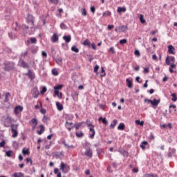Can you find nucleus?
<instances>
[{
    "label": "nucleus",
    "mask_w": 177,
    "mask_h": 177,
    "mask_svg": "<svg viewBox=\"0 0 177 177\" xmlns=\"http://www.w3.org/2000/svg\"><path fill=\"white\" fill-rule=\"evenodd\" d=\"M28 23H30L31 27H30V31H28V33L31 35V34H34L35 32V28H34V20L32 19V16L29 15L27 19Z\"/></svg>",
    "instance_id": "nucleus-1"
},
{
    "label": "nucleus",
    "mask_w": 177,
    "mask_h": 177,
    "mask_svg": "<svg viewBox=\"0 0 177 177\" xmlns=\"http://www.w3.org/2000/svg\"><path fill=\"white\" fill-rule=\"evenodd\" d=\"M4 66V70L6 71H10V70H13L15 68V63L10 62L9 61L5 62Z\"/></svg>",
    "instance_id": "nucleus-2"
},
{
    "label": "nucleus",
    "mask_w": 177,
    "mask_h": 177,
    "mask_svg": "<svg viewBox=\"0 0 177 177\" xmlns=\"http://www.w3.org/2000/svg\"><path fill=\"white\" fill-rule=\"evenodd\" d=\"M59 169L63 172V174H67L68 171H70V166L68 165H66L63 162H61Z\"/></svg>",
    "instance_id": "nucleus-3"
},
{
    "label": "nucleus",
    "mask_w": 177,
    "mask_h": 177,
    "mask_svg": "<svg viewBox=\"0 0 177 177\" xmlns=\"http://www.w3.org/2000/svg\"><path fill=\"white\" fill-rule=\"evenodd\" d=\"M18 127L19 124H11V133L12 135V138H17V136L19 135V132L17 131Z\"/></svg>",
    "instance_id": "nucleus-4"
},
{
    "label": "nucleus",
    "mask_w": 177,
    "mask_h": 177,
    "mask_svg": "<svg viewBox=\"0 0 177 177\" xmlns=\"http://www.w3.org/2000/svg\"><path fill=\"white\" fill-rule=\"evenodd\" d=\"M166 64L170 66L171 63H175V57L174 56H167L165 59Z\"/></svg>",
    "instance_id": "nucleus-5"
},
{
    "label": "nucleus",
    "mask_w": 177,
    "mask_h": 177,
    "mask_svg": "<svg viewBox=\"0 0 177 177\" xmlns=\"http://www.w3.org/2000/svg\"><path fill=\"white\" fill-rule=\"evenodd\" d=\"M13 121V119H12L10 118V116H7L5 121H4V127H6V128H9L10 124H12Z\"/></svg>",
    "instance_id": "nucleus-6"
},
{
    "label": "nucleus",
    "mask_w": 177,
    "mask_h": 177,
    "mask_svg": "<svg viewBox=\"0 0 177 177\" xmlns=\"http://www.w3.org/2000/svg\"><path fill=\"white\" fill-rule=\"evenodd\" d=\"M18 64H19V67H23V68H28V64H27L23 59H20L19 61Z\"/></svg>",
    "instance_id": "nucleus-7"
},
{
    "label": "nucleus",
    "mask_w": 177,
    "mask_h": 177,
    "mask_svg": "<svg viewBox=\"0 0 177 177\" xmlns=\"http://www.w3.org/2000/svg\"><path fill=\"white\" fill-rule=\"evenodd\" d=\"M32 97L35 99H37V97H38V95H39V91H38V88L35 87L32 90Z\"/></svg>",
    "instance_id": "nucleus-8"
},
{
    "label": "nucleus",
    "mask_w": 177,
    "mask_h": 177,
    "mask_svg": "<svg viewBox=\"0 0 177 177\" xmlns=\"http://www.w3.org/2000/svg\"><path fill=\"white\" fill-rule=\"evenodd\" d=\"M93 151H92V149L91 148L89 149H87L86 150V151L84 152V155L86 156V157H88V158H92V156H93Z\"/></svg>",
    "instance_id": "nucleus-9"
},
{
    "label": "nucleus",
    "mask_w": 177,
    "mask_h": 177,
    "mask_svg": "<svg viewBox=\"0 0 177 177\" xmlns=\"http://www.w3.org/2000/svg\"><path fill=\"white\" fill-rule=\"evenodd\" d=\"M21 111H23V106H17L14 109V112L16 115H17L19 113H21Z\"/></svg>",
    "instance_id": "nucleus-10"
},
{
    "label": "nucleus",
    "mask_w": 177,
    "mask_h": 177,
    "mask_svg": "<svg viewBox=\"0 0 177 177\" xmlns=\"http://www.w3.org/2000/svg\"><path fill=\"white\" fill-rule=\"evenodd\" d=\"M167 48H168V53L170 55H175V47H174V46L169 45Z\"/></svg>",
    "instance_id": "nucleus-11"
},
{
    "label": "nucleus",
    "mask_w": 177,
    "mask_h": 177,
    "mask_svg": "<svg viewBox=\"0 0 177 177\" xmlns=\"http://www.w3.org/2000/svg\"><path fill=\"white\" fill-rule=\"evenodd\" d=\"M62 145H64V147L66 149H74V145H68L67 143H66V140L63 139L62 140Z\"/></svg>",
    "instance_id": "nucleus-12"
},
{
    "label": "nucleus",
    "mask_w": 177,
    "mask_h": 177,
    "mask_svg": "<svg viewBox=\"0 0 177 177\" xmlns=\"http://www.w3.org/2000/svg\"><path fill=\"white\" fill-rule=\"evenodd\" d=\"M160 102H161L160 99H153L151 101V104H152V106H158V104H160Z\"/></svg>",
    "instance_id": "nucleus-13"
},
{
    "label": "nucleus",
    "mask_w": 177,
    "mask_h": 177,
    "mask_svg": "<svg viewBox=\"0 0 177 177\" xmlns=\"http://www.w3.org/2000/svg\"><path fill=\"white\" fill-rule=\"evenodd\" d=\"M119 31L120 32H125V31H128V26H122L118 28Z\"/></svg>",
    "instance_id": "nucleus-14"
},
{
    "label": "nucleus",
    "mask_w": 177,
    "mask_h": 177,
    "mask_svg": "<svg viewBox=\"0 0 177 177\" xmlns=\"http://www.w3.org/2000/svg\"><path fill=\"white\" fill-rule=\"evenodd\" d=\"M126 82H127V85L128 88H132V86H133V84H132V79H131V78H127V79L126 80Z\"/></svg>",
    "instance_id": "nucleus-15"
},
{
    "label": "nucleus",
    "mask_w": 177,
    "mask_h": 177,
    "mask_svg": "<svg viewBox=\"0 0 177 177\" xmlns=\"http://www.w3.org/2000/svg\"><path fill=\"white\" fill-rule=\"evenodd\" d=\"M52 42H57L59 41V36L57 34L54 33L52 38H51Z\"/></svg>",
    "instance_id": "nucleus-16"
},
{
    "label": "nucleus",
    "mask_w": 177,
    "mask_h": 177,
    "mask_svg": "<svg viewBox=\"0 0 177 177\" xmlns=\"http://www.w3.org/2000/svg\"><path fill=\"white\" fill-rule=\"evenodd\" d=\"M63 39L64 41H65L66 44H68V42L71 41V35H68V36L65 35L63 37Z\"/></svg>",
    "instance_id": "nucleus-17"
},
{
    "label": "nucleus",
    "mask_w": 177,
    "mask_h": 177,
    "mask_svg": "<svg viewBox=\"0 0 177 177\" xmlns=\"http://www.w3.org/2000/svg\"><path fill=\"white\" fill-rule=\"evenodd\" d=\"M27 44L28 45H29V44H37V38L31 37L30 40H27Z\"/></svg>",
    "instance_id": "nucleus-18"
},
{
    "label": "nucleus",
    "mask_w": 177,
    "mask_h": 177,
    "mask_svg": "<svg viewBox=\"0 0 177 177\" xmlns=\"http://www.w3.org/2000/svg\"><path fill=\"white\" fill-rule=\"evenodd\" d=\"M26 75H28V77H29V78H30V80H34V78H35V74L30 70L28 71V73Z\"/></svg>",
    "instance_id": "nucleus-19"
},
{
    "label": "nucleus",
    "mask_w": 177,
    "mask_h": 177,
    "mask_svg": "<svg viewBox=\"0 0 177 177\" xmlns=\"http://www.w3.org/2000/svg\"><path fill=\"white\" fill-rule=\"evenodd\" d=\"M55 104H56L57 109V110H58L59 111H62V110H63V109H64V108H63V105L61 104L60 102H55Z\"/></svg>",
    "instance_id": "nucleus-20"
},
{
    "label": "nucleus",
    "mask_w": 177,
    "mask_h": 177,
    "mask_svg": "<svg viewBox=\"0 0 177 177\" xmlns=\"http://www.w3.org/2000/svg\"><path fill=\"white\" fill-rule=\"evenodd\" d=\"M82 124H85V122H81L79 123H75L73 126V128H75V129L78 130L80 129V127L82 126Z\"/></svg>",
    "instance_id": "nucleus-21"
},
{
    "label": "nucleus",
    "mask_w": 177,
    "mask_h": 177,
    "mask_svg": "<svg viewBox=\"0 0 177 177\" xmlns=\"http://www.w3.org/2000/svg\"><path fill=\"white\" fill-rule=\"evenodd\" d=\"M90 132H91V133L90 134V138L91 139H93V138H95V135L96 133V131H95V129H89Z\"/></svg>",
    "instance_id": "nucleus-22"
},
{
    "label": "nucleus",
    "mask_w": 177,
    "mask_h": 177,
    "mask_svg": "<svg viewBox=\"0 0 177 177\" xmlns=\"http://www.w3.org/2000/svg\"><path fill=\"white\" fill-rule=\"evenodd\" d=\"M82 45H84V46H88V48H91V41H89V39H86L83 41Z\"/></svg>",
    "instance_id": "nucleus-23"
},
{
    "label": "nucleus",
    "mask_w": 177,
    "mask_h": 177,
    "mask_svg": "<svg viewBox=\"0 0 177 177\" xmlns=\"http://www.w3.org/2000/svg\"><path fill=\"white\" fill-rule=\"evenodd\" d=\"M9 97H10V93L7 92L5 94V99H4L5 103H8V102H9Z\"/></svg>",
    "instance_id": "nucleus-24"
},
{
    "label": "nucleus",
    "mask_w": 177,
    "mask_h": 177,
    "mask_svg": "<svg viewBox=\"0 0 177 177\" xmlns=\"http://www.w3.org/2000/svg\"><path fill=\"white\" fill-rule=\"evenodd\" d=\"M118 13H121V12H127V8L125 7H118L117 9Z\"/></svg>",
    "instance_id": "nucleus-25"
},
{
    "label": "nucleus",
    "mask_w": 177,
    "mask_h": 177,
    "mask_svg": "<svg viewBox=\"0 0 177 177\" xmlns=\"http://www.w3.org/2000/svg\"><path fill=\"white\" fill-rule=\"evenodd\" d=\"M98 121H102L103 124H104V125H107V124H109V122L107 121V120L106 119V118H102L100 117L98 119Z\"/></svg>",
    "instance_id": "nucleus-26"
},
{
    "label": "nucleus",
    "mask_w": 177,
    "mask_h": 177,
    "mask_svg": "<svg viewBox=\"0 0 177 177\" xmlns=\"http://www.w3.org/2000/svg\"><path fill=\"white\" fill-rule=\"evenodd\" d=\"M62 88H63V85L62 84H59V85H58L57 86H55L54 87V92H56V91H57V92H59V91L62 90Z\"/></svg>",
    "instance_id": "nucleus-27"
},
{
    "label": "nucleus",
    "mask_w": 177,
    "mask_h": 177,
    "mask_svg": "<svg viewBox=\"0 0 177 177\" xmlns=\"http://www.w3.org/2000/svg\"><path fill=\"white\" fill-rule=\"evenodd\" d=\"M103 17H109L111 16V12L110 11H105L102 13Z\"/></svg>",
    "instance_id": "nucleus-28"
},
{
    "label": "nucleus",
    "mask_w": 177,
    "mask_h": 177,
    "mask_svg": "<svg viewBox=\"0 0 177 177\" xmlns=\"http://www.w3.org/2000/svg\"><path fill=\"white\" fill-rule=\"evenodd\" d=\"M24 174L21 172H15L13 175L12 177H24Z\"/></svg>",
    "instance_id": "nucleus-29"
},
{
    "label": "nucleus",
    "mask_w": 177,
    "mask_h": 177,
    "mask_svg": "<svg viewBox=\"0 0 177 177\" xmlns=\"http://www.w3.org/2000/svg\"><path fill=\"white\" fill-rule=\"evenodd\" d=\"M45 131V127L43 124L40 125V131H37L38 135H42V132Z\"/></svg>",
    "instance_id": "nucleus-30"
},
{
    "label": "nucleus",
    "mask_w": 177,
    "mask_h": 177,
    "mask_svg": "<svg viewBox=\"0 0 177 177\" xmlns=\"http://www.w3.org/2000/svg\"><path fill=\"white\" fill-rule=\"evenodd\" d=\"M145 16L142 14L140 15V21L142 24H145L146 23V20L145 19Z\"/></svg>",
    "instance_id": "nucleus-31"
},
{
    "label": "nucleus",
    "mask_w": 177,
    "mask_h": 177,
    "mask_svg": "<svg viewBox=\"0 0 177 177\" xmlns=\"http://www.w3.org/2000/svg\"><path fill=\"white\" fill-rule=\"evenodd\" d=\"M117 120H113V122L110 124L111 129H114V127L117 125Z\"/></svg>",
    "instance_id": "nucleus-32"
},
{
    "label": "nucleus",
    "mask_w": 177,
    "mask_h": 177,
    "mask_svg": "<svg viewBox=\"0 0 177 177\" xmlns=\"http://www.w3.org/2000/svg\"><path fill=\"white\" fill-rule=\"evenodd\" d=\"M118 129L120 131H124V129H125V124H124V123H120L119 126L118 127Z\"/></svg>",
    "instance_id": "nucleus-33"
},
{
    "label": "nucleus",
    "mask_w": 177,
    "mask_h": 177,
    "mask_svg": "<svg viewBox=\"0 0 177 177\" xmlns=\"http://www.w3.org/2000/svg\"><path fill=\"white\" fill-rule=\"evenodd\" d=\"M171 96H172L171 100L172 102H176L177 97H176V94L175 93L170 92Z\"/></svg>",
    "instance_id": "nucleus-34"
},
{
    "label": "nucleus",
    "mask_w": 177,
    "mask_h": 177,
    "mask_svg": "<svg viewBox=\"0 0 177 177\" xmlns=\"http://www.w3.org/2000/svg\"><path fill=\"white\" fill-rule=\"evenodd\" d=\"M51 73H52L53 75H55V77L59 75V72L57 71V69H56V68L52 69Z\"/></svg>",
    "instance_id": "nucleus-35"
},
{
    "label": "nucleus",
    "mask_w": 177,
    "mask_h": 177,
    "mask_svg": "<svg viewBox=\"0 0 177 177\" xmlns=\"http://www.w3.org/2000/svg\"><path fill=\"white\" fill-rule=\"evenodd\" d=\"M71 51L75 52V53H78V52H80V50L77 48V46H73L71 48Z\"/></svg>",
    "instance_id": "nucleus-36"
},
{
    "label": "nucleus",
    "mask_w": 177,
    "mask_h": 177,
    "mask_svg": "<svg viewBox=\"0 0 177 177\" xmlns=\"http://www.w3.org/2000/svg\"><path fill=\"white\" fill-rule=\"evenodd\" d=\"M136 124H137V125H140V127H143L145 122L137 120H136Z\"/></svg>",
    "instance_id": "nucleus-37"
},
{
    "label": "nucleus",
    "mask_w": 177,
    "mask_h": 177,
    "mask_svg": "<svg viewBox=\"0 0 177 177\" xmlns=\"http://www.w3.org/2000/svg\"><path fill=\"white\" fill-rule=\"evenodd\" d=\"M98 70H99V65H95V66L94 67L93 72H94L97 75V74H99Z\"/></svg>",
    "instance_id": "nucleus-38"
},
{
    "label": "nucleus",
    "mask_w": 177,
    "mask_h": 177,
    "mask_svg": "<svg viewBox=\"0 0 177 177\" xmlns=\"http://www.w3.org/2000/svg\"><path fill=\"white\" fill-rule=\"evenodd\" d=\"M55 95H57V97H59V99H62V97L63 96V94L62 93H59V91H54Z\"/></svg>",
    "instance_id": "nucleus-39"
},
{
    "label": "nucleus",
    "mask_w": 177,
    "mask_h": 177,
    "mask_svg": "<svg viewBox=\"0 0 177 177\" xmlns=\"http://www.w3.org/2000/svg\"><path fill=\"white\" fill-rule=\"evenodd\" d=\"M102 70V75H100L101 78H103V77H106V71H104V68L103 67L101 68Z\"/></svg>",
    "instance_id": "nucleus-40"
},
{
    "label": "nucleus",
    "mask_w": 177,
    "mask_h": 177,
    "mask_svg": "<svg viewBox=\"0 0 177 177\" xmlns=\"http://www.w3.org/2000/svg\"><path fill=\"white\" fill-rule=\"evenodd\" d=\"M12 153H13V151H7L6 152V156H7V157H12Z\"/></svg>",
    "instance_id": "nucleus-41"
},
{
    "label": "nucleus",
    "mask_w": 177,
    "mask_h": 177,
    "mask_svg": "<svg viewBox=\"0 0 177 177\" xmlns=\"http://www.w3.org/2000/svg\"><path fill=\"white\" fill-rule=\"evenodd\" d=\"M31 122H32V124H34L35 125V127H36V125H38V120H37L36 118H32L31 120Z\"/></svg>",
    "instance_id": "nucleus-42"
},
{
    "label": "nucleus",
    "mask_w": 177,
    "mask_h": 177,
    "mask_svg": "<svg viewBox=\"0 0 177 177\" xmlns=\"http://www.w3.org/2000/svg\"><path fill=\"white\" fill-rule=\"evenodd\" d=\"M43 122H48L49 121V117L44 115L42 119Z\"/></svg>",
    "instance_id": "nucleus-43"
},
{
    "label": "nucleus",
    "mask_w": 177,
    "mask_h": 177,
    "mask_svg": "<svg viewBox=\"0 0 177 177\" xmlns=\"http://www.w3.org/2000/svg\"><path fill=\"white\" fill-rule=\"evenodd\" d=\"M60 28H62V30H66L67 26H66V24H64V23H62L60 24Z\"/></svg>",
    "instance_id": "nucleus-44"
},
{
    "label": "nucleus",
    "mask_w": 177,
    "mask_h": 177,
    "mask_svg": "<svg viewBox=\"0 0 177 177\" xmlns=\"http://www.w3.org/2000/svg\"><path fill=\"white\" fill-rule=\"evenodd\" d=\"M76 136L77 138H82V136H84V133L82 132L78 133L76 131Z\"/></svg>",
    "instance_id": "nucleus-45"
},
{
    "label": "nucleus",
    "mask_w": 177,
    "mask_h": 177,
    "mask_svg": "<svg viewBox=\"0 0 177 177\" xmlns=\"http://www.w3.org/2000/svg\"><path fill=\"white\" fill-rule=\"evenodd\" d=\"M127 39H123L120 40V45H124V44H127Z\"/></svg>",
    "instance_id": "nucleus-46"
},
{
    "label": "nucleus",
    "mask_w": 177,
    "mask_h": 177,
    "mask_svg": "<svg viewBox=\"0 0 177 177\" xmlns=\"http://www.w3.org/2000/svg\"><path fill=\"white\" fill-rule=\"evenodd\" d=\"M22 153L24 155L30 154V151L28 149H23Z\"/></svg>",
    "instance_id": "nucleus-47"
},
{
    "label": "nucleus",
    "mask_w": 177,
    "mask_h": 177,
    "mask_svg": "<svg viewBox=\"0 0 177 177\" xmlns=\"http://www.w3.org/2000/svg\"><path fill=\"white\" fill-rule=\"evenodd\" d=\"M82 16H86V10L85 8L82 10Z\"/></svg>",
    "instance_id": "nucleus-48"
},
{
    "label": "nucleus",
    "mask_w": 177,
    "mask_h": 177,
    "mask_svg": "<svg viewBox=\"0 0 177 177\" xmlns=\"http://www.w3.org/2000/svg\"><path fill=\"white\" fill-rule=\"evenodd\" d=\"M47 89H46V86H44L42 88V90L41 91V95H44V93H45V92H46Z\"/></svg>",
    "instance_id": "nucleus-49"
},
{
    "label": "nucleus",
    "mask_w": 177,
    "mask_h": 177,
    "mask_svg": "<svg viewBox=\"0 0 177 177\" xmlns=\"http://www.w3.org/2000/svg\"><path fill=\"white\" fill-rule=\"evenodd\" d=\"M8 37L10 38V39H15V35H13V33L12 32L8 33Z\"/></svg>",
    "instance_id": "nucleus-50"
},
{
    "label": "nucleus",
    "mask_w": 177,
    "mask_h": 177,
    "mask_svg": "<svg viewBox=\"0 0 177 177\" xmlns=\"http://www.w3.org/2000/svg\"><path fill=\"white\" fill-rule=\"evenodd\" d=\"M87 127H90L89 129L95 128V126L92 123H87Z\"/></svg>",
    "instance_id": "nucleus-51"
},
{
    "label": "nucleus",
    "mask_w": 177,
    "mask_h": 177,
    "mask_svg": "<svg viewBox=\"0 0 177 177\" xmlns=\"http://www.w3.org/2000/svg\"><path fill=\"white\" fill-rule=\"evenodd\" d=\"M52 3H54V5H57L59 3V0H50Z\"/></svg>",
    "instance_id": "nucleus-52"
},
{
    "label": "nucleus",
    "mask_w": 177,
    "mask_h": 177,
    "mask_svg": "<svg viewBox=\"0 0 177 177\" xmlns=\"http://www.w3.org/2000/svg\"><path fill=\"white\" fill-rule=\"evenodd\" d=\"M134 55H136V56H140V52H139V50H136L134 51Z\"/></svg>",
    "instance_id": "nucleus-53"
},
{
    "label": "nucleus",
    "mask_w": 177,
    "mask_h": 177,
    "mask_svg": "<svg viewBox=\"0 0 177 177\" xmlns=\"http://www.w3.org/2000/svg\"><path fill=\"white\" fill-rule=\"evenodd\" d=\"M145 177H156L157 176H155L154 174H147L145 175Z\"/></svg>",
    "instance_id": "nucleus-54"
},
{
    "label": "nucleus",
    "mask_w": 177,
    "mask_h": 177,
    "mask_svg": "<svg viewBox=\"0 0 177 177\" xmlns=\"http://www.w3.org/2000/svg\"><path fill=\"white\" fill-rule=\"evenodd\" d=\"M38 52V48H35L32 49V53H37Z\"/></svg>",
    "instance_id": "nucleus-55"
},
{
    "label": "nucleus",
    "mask_w": 177,
    "mask_h": 177,
    "mask_svg": "<svg viewBox=\"0 0 177 177\" xmlns=\"http://www.w3.org/2000/svg\"><path fill=\"white\" fill-rule=\"evenodd\" d=\"M5 140H3L0 142V147H5Z\"/></svg>",
    "instance_id": "nucleus-56"
},
{
    "label": "nucleus",
    "mask_w": 177,
    "mask_h": 177,
    "mask_svg": "<svg viewBox=\"0 0 177 177\" xmlns=\"http://www.w3.org/2000/svg\"><path fill=\"white\" fill-rule=\"evenodd\" d=\"M40 113H41V114H46V109H41L40 110Z\"/></svg>",
    "instance_id": "nucleus-57"
},
{
    "label": "nucleus",
    "mask_w": 177,
    "mask_h": 177,
    "mask_svg": "<svg viewBox=\"0 0 177 177\" xmlns=\"http://www.w3.org/2000/svg\"><path fill=\"white\" fill-rule=\"evenodd\" d=\"M72 95H73V97H75V96H76V97H78V92H77V91L73 92Z\"/></svg>",
    "instance_id": "nucleus-58"
},
{
    "label": "nucleus",
    "mask_w": 177,
    "mask_h": 177,
    "mask_svg": "<svg viewBox=\"0 0 177 177\" xmlns=\"http://www.w3.org/2000/svg\"><path fill=\"white\" fill-rule=\"evenodd\" d=\"M109 51L111 52V53H115V50H114V47H111L109 48Z\"/></svg>",
    "instance_id": "nucleus-59"
},
{
    "label": "nucleus",
    "mask_w": 177,
    "mask_h": 177,
    "mask_svg": "<svg viewBox=\"0 0 177 177\" xmlns=\"http://www.w3.org/2000/svg\"><path fill=\"white\" fill-rule=\"evenodd\" d=\"M23 30H28V26L27 25H22Z\"/></svg>",
    "instance_id": "nucleus-60"
},
{
    "label": "nucleus",
    "mask_w": 177,
    "mask_h": 177,
    "mask_svg": "<svg viewBox=\"0 0 177 177\" xmlns=\"http://www.w3.org/2000/svg\"><path fill=\"white\" fill-rule=\"evenodd\" d=\"M41 56H43V57H46V56H48V54H46L45 51H42Z\"/></svg>",
    "instance_id": "nucleus-61"
},
{
    "label": "nucleus",
    "mask_w": 177,
    "mask_h": 177,
    "mask_svg": "<svg viewBox=\"0 0 177 177\" xmlns=\"http://www.w3.org/2000/svg\"><path fill=\"white\" fill-rule=\"evenodd\" d=\"M149 68H144V73H145V74H147V73H149Z\"/></svg>",
    "instance_id": "nucleus-62"
},
{
    "label": "nucleus",
    "mask_w": 177,
    "mask_h": 177,
    "mask_svg": "<svg viewBox=\"0 0 177 177\" xmlns=\"http://www.w3.org/2000/svg\"><path fill=\"white\" fill-rule=\"evenodd\" d=\"M95 6H91V12H92V13H95Z\"/></svg>",
    "instance_id": "nucleus-63"
},
{
    "label": "nucleus",
    "mask_w": 177,
    "mask_h": 177,
    "mask_svg": "<svg viewBox=\"0 0 177 177\" xmlns=\"http://www.w3.org/2000/svg\"><path fill=\"white\" fill-rule=\"evenodd\" d=\"M152 59L153 60H158V57L157 55L156 54L152 55Z\"/></svg>",
    "instance_id": "nucleus-64"
}]
</instances>
